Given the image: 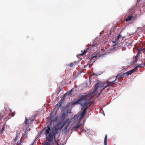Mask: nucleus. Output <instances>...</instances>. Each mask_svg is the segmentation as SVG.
Listing matches in <instances>:
<instances>
[{"label": "nucleus", "instance_id": "aec40b11", "mask_svg": "<svg viewBox=\"0 0 145 145\" xmlns=\"http://www.w3.org/2000/svg\"><path fill=\"white\" fill-rule=\"evenodd\" d=\"M135 70L134 69L129 71H128L127 72V73L128 74V75H130Z\"/></svg>", "mask_w": 145, "mask_h": 145}, {"label": "nucleus", "instance_id": "e433bc0d", "mask_svg": "<svg viewBox=\"0 0 145 145\" xmlns=\"http://www.w3.org/2000/svg\"><path fill=\"white\" fill-rule=\"evenodd\" d=\"M57 145H59L58 143H57Z\"/></svg>", "mask_w": 145, "mask_h": 145}, {"label": "nucleus", "instance_id": "1a4fd4ad", "mask_svg": "<svg viewBox=\"0 0 145 145\" xmlns=\"http://www.w3.org/2000/svg\"><path fill=\"white\" fill-rule=\"evenodd\" d=\"M81 126V124H78L76 126H75L72 128L71 129V130L72 131H76L77 129L79 128Z\"/></svg>", "mask_w": 145, "mask_h": 145}, {"label": "nucleus", "instance_id": "a878e982", "mask_svg": "<svg viewBox=\"0 0 145 145\" xmlns=\"http://www.w3.org/2000/svg\"><path fill=\"white\" fill-rule=\"evenodd\" d=\"M132 43V42H131L127 43L126 44V46H128L131 45Z\"/></svg>", "mask_w": 145, "mask_h": 145}, {"label": "nucleus", "instance_id": "c9c22d12", "mask_svg": "<svg viewBox=\"0 0 145 145\" xmlns=\"http://www.w3.org/2000/svg\"><path fill=\"white\" fill-rule=\"evenodd\" d=\"M61 90H59V91H58V92H60V91H61Z\"/></svg>", "mask_w": 145, "mask_h": 145}, {"label": "nucleus", "instance_id": "393cba45", "mask_svg": "<svg viewBox=\"0 0 145 145\" xmlns=\"http://www.w3.org/2000/svg\"><path fill=\"white\" fill-rule=\"evenodd\" d=\"M123 75V77L125 76H127L128 75V74L127 73V72L125 73H122Z\"/></svg>", "mask_w": 145, "mask_h": 145}, {"label": "nucleus", "instance_id": "9d476101", "mask_svg": "<svg viewBox=\"0 0 145 145\" xmlns=\"http://www.w3.org/2000/svg\"><path fill=\"white\" fill-rule=\"evenodd\" d=\"M97 56H94L91 57L90 59V62L92 63H94L95 60H96L97 58Z\"/></svg>", "mask_w": 145, "mask_h": 145}, {"label": "nucleus", "instance_id": "7ed1b4c3", "mask_svg": "<svg viewBox=\"0 0 145 145\" xmlns=\"http://www.w3.org/2000/svg\"><path fill=\"white\" fill-rule=\"evenodd\" d=\"M86 97H89L88 99H90L91 97L89 94H88L86 95H82L80 98L77 100V103H78V104H80L82 105L84 101L86 100L85 98Z\"/></svg>", "mask_w": 145, "mask_h": 145}, {"label": "nucleus", "instance_id": "5701e85b", "mask_svg": "<svg viewBox=\"0 0 145 145\" xmlns=\"http://www.w3.org/2000/svg\"><path fill=\"white\" fill-rule=\"evenodd\" d=\"M107 135H106L105 137L104 144V145H107Z\"/></svg>", "mask_w": 145, "mask_h": 145}, {"label": "nucleus", "instance_id": "2eb2a0df", "mask_svg": "<svg viewBox=\"0 0 145 145\" xmlns=\"http://www.w3.org/2000/svg\"><path fill=\"white\" fill-rule=\"evenodd\" d=\"M5 124H3L2 123H0V129L2 127L1 131L3 132L5 129Z\"/></svg>", "mask_w": 145, "mask_h": 145}, {"label": "nucleus", "instance_id": "4c0bfd02", "mask_svg": "<svg viewBox=\"0 0 145 145\" xmlns=\"http://www.w3.org/2000/svg\"><path fill=\"white\" fill-rule=\"evenodd\" d=\"M45 145V144L44 143V144H43V145Z\"/></svg>", "mask_w": 145, "mask_h": 145}, {"label": "nucleus", "instance_id": "f3484780", "mask_svg": "<svg viewBox=\"0 0 145 145\" xmlns=\"http://www.w3.org/2000/svg\"><path fill=\"white\" fill-rule=\"evenodd\" d=\"M145 65V64H140L138 65L137 66H136L134 69L135 70L137 69V68L141 67H143Z\"/></svg>", "mask_w": 145, "mask_h": 145}, {"label": "nucleus", "instance_id": "39448f33", "mask_svg": "<svg viewBox=\"0 0 145 145\" xmlns=\"http://www.w3.org/2000/svg\"><path fill=\"white\" fill-rule=\"evenodd\" d=\"M116 79L113 82H114V84H116L117 83L120 81V79L122 78H123V75L121 73H120L116 76Z\"/></svg>", "mask_w": 145, "mask_h": 145}, {"label": "nucleus", "instance_id": "ea45409f", "mask_svg": "<svg viewBox=\"0 0 145 145\" xmlns=\"http://www.w3.org/2000/svg\"><path fill=\"white\" fill-rule=\"evenodd\" d=\"M62 145H64V144H62Z\"/></svg>", "mask_w": 145, "mask_h": 145}, {"label": "nucleus", "instance_id": "f03ea898", "mask_svg": "<svg viewBox=\"0 0 145 145\" xmlns=\"http://www.w3.org/2000/svg\"><path fill=\"white\" fill-rule=\"evenodd\" d=\"M114 84V82L110 81V79H108L105 82H103L101 83H97L95 85L94 89V93H97L98 91V89L102 88L101 90L100 94L106 88L108 87H113V85Z\"/></svg>", "mask_w": 145, "mask_h": 145}, {"label": "nucleus", "instance_id": "412c9836", "mask_svg": "<svg viewBox=\"0 0 145 145\" xmlns=\"http://www.w3.org/2000/svg\"><path fill=\"white\" fill-rule=\"evenodd\" d=\"M97 44L96 43H94L92 44H88V47L89 48L94 47H95Z\"/></svg>", "mask_w": 145, "mask_h": 145}, {"label": "nucleus", "instance_id": "58836bf2", "mask_svg": "<svg viewBox=\"0 0 145 145\" xmlns=\"http://www.w3.org/2000/svg\"><path fill=\"white\" fill-rule=\"evenodd\" d=\"M84 130H82V131H83Z\"/></svg>", "mask_w": 145, "mask_h": 145}, {"label": "nucleus", "instance_id": "a211bd4d", "mask_svg": "<svg viewBox=\"0 0 145 145\" xmlns=\"http://www.w3.org/2000/svg\"><path fill=\"white\" fill-rule=\"evenodd\" d=\"M133 17V16H132L130 15L127 18L125 19V21L126 22H127L129 21H130L131 20L132 18Z\"/></svg>", "mask_w": 145, "mask_h": 145}, {"label": "nucleus", "instance_id": "7c9ffc66", "mask_svg": "<svg viewBox=\"0 0 145 145\" xmlns=\"http://www.w3.org/2000/svg\"><path fill=\"white\" fill-rule=\"evenodd\" d=\"M47 129V127H45L44 128H43L42 129V130H41V133H42V132L44 130V129Z\"/></svg>", "mask_w": 145, "mask_h": 145}, {"label": "nucleus", "instance_id": "6e6552de", "mask_svg": "<svg viewBox=\"0 0 145 145\" xmlns=\"http://www.w3.org/2000/svg\"><path fill=\"white\" fill-rule=\"evenodd\" d=\"M77 62L76 61H74V62H72L69 65V66L70 67H75V66H78L77 65Z\"/></svg>", "mask_w": 145, "mask_h": 145}, {"label": "nucleus", "instance_id": "6ab92c4d", "mask_svg": "<svg viewBox=\"0 0 145 145\" xmlns=\"http://www.w3.org/2000/svg\"><path fill=\"white\" fill-rule=\"evenodd\" d=\"M89 49L88 48L87 50H84V51L83 52L82 50L81 51V52H82V53L81 54H80V55L81 56H83L85 54H86V53L88 51V50Z\"/></svg>", "mask_w": 145, "mask_h": 145}, {"label": "nucleus", "instance_id": "473e14b6", "mask_svg": "<svg viewBox=\"0 0 145 145\" xmlns=\"http://www.w3.org/2000/svg\"><path fill=\"white\" fill-rule=\"evenodd\" d=\"M94 75H97V76L98 75L96 74H95V73H94V74H91V76H92Z\"/></svg>", "mask_w": 145, "mask_h": 145}, {"label": "nucleus", "instance_id": "b1692460", "mask_svg": "<svg viewBox=\"0 0 145 145\" xmlns=\"http://www.w3.org/2000/svg\"><path fill=\"white\" fill-rule=\"evenodd\" d=\"M22 141V138H21L17 142V145H22V142H21Z\"/></svg>", "mask_w": 145, "mask_h": 145}, {"label": "nucleus", "instance_id": "72a5a7b5", "mask_svg": "<svg viewBox=\"0 0 145 145\" xmlns=\"http://www.w3.org/2000/svg\"><path fill=\"white\" fill-rule=\"evenodd\" d=\"M140 51H139V52H138V54H137V55H138V54H140Z\"/></svg>", "mask_w": 145, "mask_h": 145}, {"label": "nucleus", "instance_id": "2f4dec72", "mask_svg": "<svg viewBox=\"0 0 145 145\" xmlns=\"http://www.w3.org/2000/svg\"><path fill=\"white\" fill-rule=\"evenodd\" d=\"M69 126V124H68L67 126L64 129V130H66L67 129L68 126Z\"/></svg>", "mask_w": 145, "mask_h": 145}, {"label": "nucleus", "instance_id": "f704fd0d", "mask_svg": "<svg viewBox=\"0 0 145 145\" xmlns=\"http://www.w3.org/2000/svg\"><path fill=\"white\" fill-rule=\"evenodd\" d=\"M107 90L108 91V90H109V88H108L107 89Z\"/></svg>", "mask_w": 145, "mask_h": 145}, {"label": "nucleus", "instance_id": "4be33fe9", "mask_svg": "<svg viewBox=\"0 0 145 145\" xmlns=\"http://www.w3.org/2000/svg\"><path fill=\"white\" fill-rule=\"evenodd\" d=\"M61 103L60 102L58 103L56 105V107H57V109H58L59 108L61 107Z\"/></svg>", "mask_w": 145, "mask_h": 145}, {"label": "nucleus", "instance_id": "423d86ee", "mask_svg": "<svg viewBox=\"0 0 145 145\" xmlns=\"http://www.w3.org/2000/svg\"><path fill=\"white\" fill-rule=\"evenodd\" d=\"M84 103H83L81 105L82 107V109L85 110L86 109V110H87L88 108L90 106L91 103L89 101L84 102Z\"/></svg>", "mask_w": 145, "mask_h": 145}, {"label": "nucleus", "instance_id": "f257e3e1", "mask_svg": "<svg viewBox=\"0 0 145 145\" xmlns=\"http://www.w3.org/2000/svg\"><path fill=\"white\" fill-rule=\"evenodd\" d=\"M47 129L46 130L44 133L46 135V140L48 141H45L44 143L46 145H50L54 139L55 140L56 135L57 133L58 130L57 128L54 127L50 132L51 128L48 125L47 126Z\"/></svg>", "mask_w": 145, "mask_h": 145}, {"label": "nucleus", "instance_id": "20e7f679", "mask_svg": "<svg viewBox=\"0 0 145 145\" xmlns=\"http://www.w3.org/2000/svg\"><path fill=\"white\" fill-rule=\"evenodd\" d=\"M35 117L34 116H32L29 119H28L27 118H25V120L24 121L25 124L27 125L28 124H29L31 123H32V122L35 120Z\"/></svg>", "mask_w": 145, "mask_h": 145}, {"label": "nucleus", "instance_id": "dca6fc26", "mask_svg": "<svg viewBox=\"0 0 145 145\" xmlns=\"http://www.w3.org/2000/svg\"><path fill=\"white\" fill-rule=\"evenodd\" d=\"M20 138V137H19V136L17 135L16 136L15 138L13 140V141L14 142H16L18 140H19Z\"/></svg>", "mask_w": 145, "mask_h": 145}, {"label": "nucleus", "instance_id": "c756f323", "mask_svg": "<svg viewBox=\"0 0 145 145\" xmlns=\"http://www.w3.org/2000/svg\"><path fill=\"white\" fill-rule=\"evenodd\" d=\"M135 59L133 61V63H136L137 61V57H135Z\"/></svg>", "mask_w": 145, "mask_h": 145}, {"label": "nucleus", "instance_id": "f8f14e48", "mask_svg": "<svg viewBox=\"0 0 145 145\" xmlns=\"http://www.w3.org/2000/svg\"><path fill=\"white\" fill-rule=\"evenodd\" d=\"M5 114V112L4 111H1L0 113V120L2 119V118L4 117Z\"/></svg>", "mask_w": 145, "mask_h": 145}, {"label": "nucleus", "instance_id": "bb28decb", "mask_svg": "<svg viewBox=\"0 0 145 145\" xmlns=\"http://www.w3.org/2000/svg\"><path fill=\"white\" fill-rule=\"evenodd\" d=\"M66 122H67L66 121V120H65V122H64V123H63V124L61 126V128L59 129H61L64 126V125L65 123Z\"/></svg>", "mask_w": 145, "mask_h": 145}, {"label": "nucleus", "instance_id": "4468645a", "mask_svg": "<svg viewBox=\"0 0 145 145\" xmlns=\"http://www.w3.org/2000/svg\"><path fill=\"white\" fill-rule=\"evenodd\" d=\"M86 109L85 110L83 109L82 112L80 113L81 117L80 118H82L83 117L84 114L86 113Z\"/></svg>", "mask_w": 145, "mask_h": 145}, {"label": "nucleus", "instance_id": "9b49d317", "mask_svg": "<svg viewBox=\"0 0 145 145\" xmlns=\"http://www.w3.org/2000/svg\"><path fill=\"white\" fill-rule=\"evenodd\" d=\"M68 113L66 112H65L64 111H62V114L61 115V117L62 118L64 119L67 116Z\"/></svg>", "mask_w": 145, "mask_h": 145}, {"label": "nucleus", "instance_id": "cd10ccee", "mask_svg": "<svg viewBox=\"0 0 145 145\" xmlns=\"http://www.w3.org/2000/svg\"><path fill=\"white\" fill-rule=\"evenodd\" d=\"M112 46H115L114 48H116L117 46H118V44H117L116 43L114 44Z\"/></svg>", "mask_w": 145, "mask_h": 145}, {"label": "nucleus", "instance_id": "0eeeda50", "mask_svg": "<svg viewBox=\"0 0 145 145\" xmlns=\"http://www.w3.org/2000/svg\"><path fill=\"white\" fill-rule=\"evenodd\" d=\"M122 37L121 35L119 34L117 37L115 38H114L113 39V40L112 41V42L113 43L115 44L116 41H117L120 38V37Z\"/></svg>", "mask_w": 145, "mask_h": 145}, {"label": "nucleus", "instance_id": "c85d7f7f", "mask_svg": "<svg viewBox=\"0 0 145 145\" xmlns=\"http://www.w3.org/2000/svg\"><path fill=\"white\" fill-rule=\"evenodd\" d=\"M78 105V103H77V101L76 102H74L72 103V105Z\"/></svg>", "mask_w": 145, "mask_h": 145}, {"label": "nucleus", "instance_id": "ddd939ff", "mask_svg": "<svg viewBox=\"0 0 145 145\" xmlns=\"http://www.w3.org/2000/svg\"><path fill=\"white\" fill-rule=\"evenodd\" d=\"M14 115V114L13 113H12L11 114V113H8V115L9 117L7 116V118H6V120H7L10 118H11L12 117H13Z\"/></svg>", "mask_w": 145, "mask_h": 145}]
</instances>
